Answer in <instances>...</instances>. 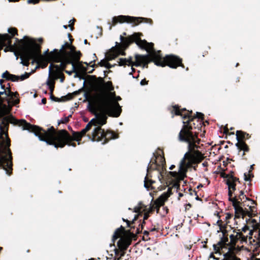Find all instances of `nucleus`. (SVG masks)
Segmentation results:
<instances>
[{
	"label": "nucleus",
	"mask_w": 260,
	"mask_h": 260,
	"mask_svg": "<svg viewBox=\"0 0 260 260\" xmlns=\"http://www.w3.org/2000/svg\"><path fill=\"white\" fill-rule=\"evenodd\" d=\"M22 126L23 129L34 133L42 141L45 140V129L38 125H32L25 119L18 120L12 115L3 117L0 124V168L10 176L13 171V157L10 148L11 140L8 136L9 124Z\"/></svg>",
	"instance_id": "f257e3e1"
},
{
	"label": "nucleus",
	"mask_w": 260,
	"mask_h": 260,
	"mask_svg": "<svg viewBox=\"0 0 260 260\" xmlns=\"http://www.w3.org/2000/svg\"><path fill=\"white\" fill-rule=\"evenodd\" d=\"M171 112L182 116L184 119H188L186 121H183V126L178 134L179 141L188 144V151L185 154L204 159V154L199 150L201 148L199 145L201 140L198 138L203 122L196 117H192V111L187 110L185 108L180 109L178 105L172 107Z\"/></svg>",
	"instance_id": "f03ea898"
},
{
	"label": "nucleus",
	"mask_w": 260,
	"mask_h": 260,
	"mask_svg": "<svg viewBox=\"0 0 260 260\" xmlns=\"http://www.w3.org/2000/svg\"><path fill=\"white\" fill-rule=\"evenodd\" d=\"M82 56L81 52L77 51L75 46L66 42L60 49H54L51 53L52 60L55 63L60 62V64L51 63L49 67L50 73L52 68L61 67V70L71 75L76 71V64L80 61Z\"/></svg>",
	"instance_id": "7ed1b4c3"
},
{
	"label": "nucleus",
	"mask_w": 260,
	"mask_h": 260,
	"mask_svg": "<svg viewBox=\"0 0 260 260\" xmlns=\"http://www.w3.org/2000/svg\"><path fill=\"white\" fill-rule=\"evenodd\" d=\"M94 107L89 106V110L94 113L96 118H93L95 126H101L107 123V116L118 117L122 109L118 102L112 101L107 94L99 95L94 103Z\"/></svg>",
	"instance_id": "20e7f679"
},
{
	"label": "nucleus",
	"mask_w": 260,
	"mask_h": 260,
	"mask_svg": "<svg viewBox=\"0 0 260 260\" xmlns=\"http://www.w3.org/2000/svg\"><path fill=\"white\" fill-rule=\"evenodd\" d=\"M88 132L83 128L80 132H72V135H71L66 129H60L56 131L54 127L52 126L44 132L45 140L48 145H53L56 148H63L66 145L76 147V144L73 142V141L78 142L84 137Z\"/></svg>",
	"instance_id": "39448f33"
},
{
	"label": "nucleus",
	"mask_w": 260,
	"mask_h": 260,
	"mask_svg": "<svg viewBox=\"0 0 260 260\" xmlns=\"http://www.w3.org/2000/svg\"><path fill=\"white\" fill-rule=\"evenodd\" d=\"M141 32H134L133 34L135 43L141 48L146 50L149 54L146 56L151 57V54L155 53L156 60L158 62L154 63L157 66L162 67L166 66L171 68L176 69L178 67L184 68L182 64V60L179 56L171 54L166 55L165 57L162 56L161 51H156L154 48V44L148 43L145 40H141V37L142 36Z\"/></svg>",
	"instance_id": "423d86ee"
},
{
	"label": "nucleus",
	"mask_w": 260,
	"mask_h": 260,
	"mask_svg": "<svg viewBox=\"0 0 260 260\" xmlns=\"http://www.w3.org/2000/svg\"><path fill=\"white\" fill-rule=\"evenodd\" d=\"M19 42L18 45V51L15 52L16 56L20 55L21 60V63L28 67L30 60L32 59V64L38 62L42 58L41 54V46L37 43L33 39L25 36L23 39H17Z\"/></svg>",
	"instance_id": "0eeeda50"
},
{
	"label": "nucleus",
	"mask_w": 260,
	"mask_h": 260,
	"mask_svg": "<svg viewBox=\"0 0 260 260\" xmlns=\"http://www.w3.org/2000/svg\"><path fill=\"white\" fill-rule=\"evenodd\" d=\"M146 210V206L142 202H140L138 206L135 207L133 210L134 212L138 213V214L135 215L132 221L122 218V220L126 222L127 226L130 228L131 230H125V228L122 225L119 228L117 229L112 237V240L113 243H115L118 238L122 236H124L125 235L129 236L132 239V238L135 236V234H139L142 232L146 222L143 220L141 223V220L138 221V219L140 216L142 217L143 212Z\"/></svg>",
	"instance_id": "6e6552de"
},
{
	"label": "nucleus",
	"mask_w": 260,
	"mask_h": 260,
	"mask_svg": "<svg viewBox=\"0 0 260 260\" xmlns=\"http://www.w3.org/2000/svg\"><path fill=\"white\" fill-rule=\"evenodd\" d=\"M203 160V159L184 154L180 162L178 171H170L168 173V176L174 179L173 187L179 189L180 182L186 177L188 169L192 166V164L200 163Z\"/></svg>",
	"instance_id": "1a4fd4ad"
},
{
	"label": "nucleus",
	"mask_w": 260,
	"mask_h": 260,
	"mask_svg": "<svg viewBox=\"0 0 260 260\" xmlns=\"http://www.w3.org/2000/svg\"><path fill=\"white\" fill-rule=\"evenodd\" d=\"M124 22L127 23H133L134 26H136L143 22L152 24L153 21L150 18L136 17L125 15H119L118 16L113 17L112 22H108V24L110 25L109 29L111 30L112 26L116 25L118 23H123Z\"/></svg>",
	"instance_id": "9d476101"
},
{
	"label": "nucleus",
	"mask_w": 260,
	"mask_h": 260,
	"mask_svg": "<svg viewBox=\"0 0 260 260\" xmlns=\"http://www.w3.org/2000/svg\"><path fill=\"white\" fill-rule=\"evenodd\" d=\"M89 139L92 141H102L103 144H106L110 140L115 139L118 138L119 135L114 132L110 130L105 131L101 126H97L94 128L91 135H87Z\"/></svg>",
	"instance_id": "9b49d317"
},
{
	"label": "nucleus",
	"mask_w": 260,
	"mask_h": 260,
	"mask_svg": "<svg viewBox=\"0 0 260 260\" xmlns=\"http://www.w3.org/2000/svg\"><path fill=\"white\" fill-rule=\"evenodd\" d=\"M8 32L9 34H0V41L2 40V45L6 47L5 51H13L14 50L18 51L17 46L19 44V42L17 41V38H15L16 43L13 45L12 44V39L15 35H18L17 29L15 27H11L8 29Z\"/></svg>",
	"instance_id": "f8f14e48"
},
{
	"label": "nucleus",
	"mask_w": 260,
	"mask_h": 260,
	"mask_svg": "<svg viewBox=\"0 0 260 260\" xmlns=\"http://www.w3.org/2000/svg\"><path fill=\"white\" fill-rule=\"evenodd\" d=\"M232 202V205L235 209V218H239L241 217L244 219V217L248 216L251 218L255 216L257 213H255L256 211L254 210L255 207L254 206L251 205L249 206L250 211L248 210L246 208L243 209L242 208V203L240 201H238L237 199H233V201H231Z\"/></svg>",
	"instance_id": "ddd939ff"
},
{
	"label": "nucleus",
	"mask_w": 260,
	"mask_h": 260,
	"mask_svg": "<svg viewBox=\"0 0 260 260\" xmlns=\"http://www.w3.org/2000/svg\"><path fill=\"white\" fill-rule=\"evenodd\" d=\"M156 57L155 53L151 54V57L149 56H143L136 54L135 55V62L133 61V58L131 56L126 58L127 61V66L131 67H139L142 64L143 67L148 68V63L150 62H153L154 63L158 62V61L156 60Z\"/></svg>",
	"instance_id": "4468645a"
},
{
	"label": "nucleus",
	"mask_w": 260,
	"mask_h": 260,
	"mask_svg": "<svg viewBox=\"0 0 260 260\" xmlns=\"http://www.w3.org/2000/svg\"><path fill=\"white\" fill-rule=\"evenodd\" d=\"M251 136L242 131H237L236 132V139L238 142L236 144L239 152L243 151L242 157L243 159L247 160V158L245 157V152L249 151V146L245 143V140L248 139L250 138Z\"/></svg>",
	"instance_id": "2eb2a0df"
},
{
	"label": "nucleus",
	"mask_w": 260,
	"mask_h": 260,
	"mask_svg": "<svg viewBox=\"0 0 260 260\" xmlns=\"http://www.w3.org/2000/svg\"><path fill=\"white\" fill-rule=\"evenodd\" d=\"M120 39L121 41L120 43L116 42V46L115 47L112 48V50L115 51L116 54H118V56L119 55L123 56L126 55L125 50L127 49L129 45L133 43H135V40L133 35L128 36L126 37H123L120 36Z\"/></svg>",
	"instance_id": "dca6fc26"
},
{
	"label": "nucleus",
	"mask_w": 260,
	"mask_h": 260,
	"mask_svg": "<svg viewBox=\"0 0 260 260\" xmlns=\"http://www.w3.org/2000/svg\"><path fill=\"white\" fill-rule=\"evenodd\" d=\"M162 153H164L163 152ZM158 157H160L159 164L157 162L156 159L154 160H152L151 159L148 165L152 166V168L151 170H157L158 171V178L159 180H161L160 177H161V178H163L164 171V170H166V160L164 155L163 156H161L160 154H157V156H155L156 158Z\"/></svg>",
	"instance_id": "f3484780"
},
{
	"label": "nucleus",
	"mask_w": 260,
	"mask_h": 260,
	"mask_svg": "<svg viewBox=\"0 0 260 260\" xmlns=\"http://www.w3.org/2000/svg\"><path fill=\"white\" fill-rule=\"evenodd\" d=\"M229 222V221H226L225 223H224V222L221 219H219L217 221V224L219 226L220 231L222 233V237L221 238L220 241L218 242V245H222L224 247L225 245H230L229 243H228L229 242V231L227 228Z\"/></svg>",
	"instance_id": "a211bd4d"
},
{
	"label": "nucleus",
	"mask_w": 260,
	"mask_h": 260,
	"mask_svg": "<svg viewBox=\"0 0 260 260\" xmlns=\"http://www.w3.org/2000/svg\"><path fill=\"white\" fill-rule=\"evenodd\" d=\"M238 232H236V234H231L230 235V242L229 244L232 247H235L237 242L240 240L242 243L247 242V236H244L243 233L240 232V230H238Z\"/></svg>",
	"instance_id": "6ab92c4d"
},
{
	"label": "nucleus",
	"mask_w": 260,
	"mask_h": 260,
	"mask_svg": "<svg viewBox=\"0 0 260 260\" xmlns=\"http://www.w3.org/2000/svg\"><path fill=\"white\" fill-rule=\"evenodd\" d=\"M238 181H232L226 180L225 183L228 186V196L229 200L230 201H233V199H237V194H235L233 196V194L236 190V182Z\"/></svg>",
	"instance_id": "aec40b11"
},
{
	"label": "nucleus",
	"mask_w": 260,
	"mask_h": 260,
	"mask_svg": "<svg viewBox=\"0 0 260 260\" xmlns=\"http://www.w3.org/2000/svg\"><path fill=\"white\" fill-rule=\"evenodd\" d=\"M249 243L255 246V248L260 247V229L254 232L253 235L249 237Z\"/></svg>",
	"instance_id": "412c9836"
},
{
	"label": "nucleus",
	"mask_w": 260,
	"mask_h": 260,
	"mask_svg": "<svg viewBox=\"0 0 260 260\" xmlns=\"http://www.w3.org/2000/svg\"><path fill=\"white\" fill-rule=\"evenodd\" d=\"M49 74L50 76H54L56 80L59 78L61 82H63L65 79V76L63 73V71L61 70V67H59V68H52V70L50 73L49 72Z\"/></svg>",
	"instance_id": "4be33fe9"
},
{
	"label": "nucleus",
	"mask_w": 260,
	"mask_h": 260,
	"mask_svg": "<svg viewBox=\"0 0 260 260\" xmlns=\"http://www.w3.org/2000/svg\"><path fill=\"white\" fill-rule=\"evenodd\" d=\"M6 95L10 98V99H6L8 101V103H10V100H12V102L14 105H16L18 104L20 102V100L18 98L19 93L16 92H12L11 90H6Z\"/></svg>",
	"instance_id": "5701e85b"
},
{
	"label": "nucleus",
	"mask_w": 260,
	"mask_h": 260,
	"mask_svg": "<svg viewBox=\"0 0 260 260\" xmlns=\"http://www.w3.org/2000/svg\"><path fill=\"white\" fill-rule=\"evenodd\" d=\"M152 168V166H148L147 169V175L145 178L144 180V186L147 189L150 187L153 188L152 185L155 183V181L152 180L150 178L152 177V176L150 175V171H151V169Z\"/></svg>",
	"instance_id": "b1692460"
},
{
	"label": "nucleus",
	"mask_w": 260,
	"mask_h": 260,
	"mask_svg": "<svg viewBox=\"0 0 260 260\" xmlns=\"http://www.w3.org/2000/svg\"><path fill=\"white\" fill-rule=\"evenodd\" d=\"M30 76V73L25 72L24 74L21 76H16L15 75L11 74V77L9 79L10 81L12 82L18 81L19 80L23 81L26 79H27Z\"/></svg>",
	"instance_id": "393cba45"
},
{
	"label": "nucleus",
	"mask_w": 260,
	"mask_h": 260,
	"mask_svg": "<svg viewBox=\"0 0 260 260\" xmlns=\"http://www.w3.org/2000/svg\"><path fill=\"white\" fill-rule=\"evenodd\" d=\"M165 200V197L161 196L154 202V207L153 208L156 209L157 213H158L160 207L164 206Z\"/></svg>",
	"instance_id": "a878e982"
},
{
	"label": "nucleus",
	"mask_w": 260,
	"mask_h": 260,
	"mask_svg": "<svg viewBox=\"0 0 260 260\" xmlns=\"http://www.w3.org/2000/svg\"><path fill=\"white\" fill-rule=\"evenodd\" d=\"M50 99L55 102H64L68 100H70L73 99L72 94H68L67 95L62 96L61 98L55 97L53 94H50Z\"/></svg>",
	"instance_id": "bb28decb"
},
{
	"label": "nucleus",
	"mask_w": 260,
	"mask_h": 260,
	"mask_svg": "<svg viewBox=\"0 0 260 260\" xmlns=\"http://www.w3.org/2000/svg\"><path fill=\"white\" fill-rule=\"evenodd\" d=\"M250 221L252 223V226L253 229L252 230H250L249 235L252 236L253 235L254 232L260 229V223H258L255 219H252L251 220H250V219H248V220H246V222L247 223Z\"/></svg>",
	"instance_id": "cd10ccee"
},
{
	"label": "nucleus",
	"mask_w": 260,
	"mask_h": 260,
	"mask_svg": "<svg viewBox=\"0 0 260 260\" xmlns=\"http://www.w3.org/2000/svg\"><path fill=\"white\" fill-rule=\"evenodd\" d=\"M95 60H93V61H90L89 63H87V62H85L84 63L86 64L87 66H90L91 67H97L98 66H100L101 67H105L106 64L107 62V61L105 59H102L101 60L100 62H99L98 64H96L95 63H93L92 64V63L93 62H95Z\"/></svg>",
	"instance_id": "c85d7f7f"
},
{
	"label": "nucleus",
	"mask_w": 260,
	"mask_h": 260,
	"mask_svg": "<svg viewBox=\"0 0 260 260\" xmlns=\"http://www.w3.org/2000/svg\"><path fill=\"white\" fill-rule=\"evenodd\" d=\"M244 198H245L246 200L250 201L252 202V204H255V202L253 200L250 199L244 194V191L243 190L240 191V193L238 196H237L238 201H239L242 203Z\"/></svg>",
	"instance_id": "c756f323"
},
{
	"label": "nucleus",
	"mask_w": 260,
	"mask_h": 260,
	"mask_svg": "<svg viewBox=\"0 0 260 260\" xmlns=\"http://www.w3.org/2000/svg\"><path fill=\"white\" fill-rule=\"evenodd\" d=\"M53 50L49 52V49H48L45 52H44V55L46 58V59L49 62H55V61H53L52 60V58L51 57V53L53 52Z\"/></svg>",
	"instance_id": "7c9ffc66"
},
{
	"label": "nucleus",
	"mask_w": 260,
	"mask_h": 260,
	"mask_svg": "<svg viewBox=\"0 0 260 260\" xmlns=\"http://www.w3.org/2000/svg\"><path fill=\"white\" fill-rule=\"evenodd\" d=\"M112 52H111L107 57V60L108 61L114 59L115 58L118 57V54H116L115 51L112 50Z\"/></svg>",
	"instance_id": "2f4dec72"
},
{
	"label": "nucleus",
	"mask_w": 260,
	"mask_h": 260,
	"mask_svg": "<svg viewBox=\"0 0 260 260\" xmlns=\"http://www.w3.org/2000/svg\"><path fill=\"white\" fill-rule=\"evenodd\" d=\"M229 175L228 179L226 180H230L231 181H238L240 182L239 179L237 177H236L234 176V172L231 171L229 174H228Z\"/></svg>",
	"instance_id": "473e14b6"
},
{
	"label": "nucleus",
	"mask_w": 260,
	"mask_h": 260,
	"mask_svg": "<svg viewBox=\"0 0 260 260\" xmlns=\"http://www.w3.org/2000/svg\"><path fill=\"white\" fill-rule=\"evenodd\" d=\"M94 121H95L94 119H92L86 125L84 128L87 132H88L91 128L92 125L95 126Z\"/></svg>",
	"instance_id": "72a5a7b5"
},
{
	"label": "nucleus",
	"mask_w": 260,
	"mask_h": 260,
	"mask_svg": "<svg viewBox=\"0 0 260 260\" xmlns=\"http://www.w3.org/2000/svg\"><path fill=\"white\" fill-rule=\"evenodd\" d=\"M251 170L249 171V173L247 174V173H244V180L246 181H250L251 178L254 177V175L252 173H251Z\"/></svg>",
	"instance_id": "f704fd0d"
},
{
	"label": "nucleus",
	"mask_w": 260,
	"mask_h": 260,
	"mask_svg": "<svg viewBox=\"0 0 260 260\" xmlns=\"http://www.w3.org/2000/svg\"><path fill=\"white\" fill-rule=\"evenodd\" d=\"M118 66H125L127 65V61L126 58H120L118 61Z\"/></svg>",
	"instance_id": "c9c22d12"
},
{
	"label": "nucleus",
	"mask_w": 260,
	"mask_h": 260,
	"mask_svg": "<svg viewBox=\"0 0 260 260\" xmlns=\"http://www.w3.org/2000/svg\"><path fill=\"white\" fill-rule=\"evenodd\" d=\"M192 117H196L197 119H199L203 122V120L204 119V115L200 112H197L196 115L192 116Z\"/></svg>",
	"instance_id": "e433bc0d"
},
{
	"label": "nucleus",
	"mask_w": 260,
	"mask_h": 260,
	"mask_svg": "<svg viewBox=\"0 0 260 260\" xmlns=\"http://www.w3.org/2000/svg\"><path fill=\"white\" fill-rule=\"evenodd\" d=\"M55 80H56L54 76H52V78H49L47 81V84L49 87L50 86H55Z\"/></svg>",
	"instance_id": "4c0bfd02"
},
{
	"label": "nucleus",
	"mask_w": 260,
	"mask_h": 260,
	"mask_svg": "<svg viewBox=\"0 0 260 260\" xmlns=\"http://www.w3.org/2000/svg\"><path fill=\"white\" fill-rule=\"evenodd\" d=\"M10 76L11 74L8 71H5L2 75V78L8 81H9V79L11 77Z\"/></svg>",
	"instance_id": "58836bf2"
},
{
	"label": "nucleus",
	"mask_w": 260,
	"mask_h": 260,
	"mask_svg": "<svg viewBox=\"0 0 260 260\" xmlns=\"http://www.w3.org/2000/svg\"><path fill=\"white\" fill-rule=\"evenodd\" d=\"M71 117V115H69L68 117H64V118H62L59 122H58V125L60 123H67L69 121L70 117Z\"/></svg>",
	"instance_id": "ea45409f"
},
{
	"label": "nucleus",
	"mask_w": 260,
	"mask_h": 260,
	"mask_svg": "<svg viewBox=\"0 0 260 260\" xmlns=\"http://www.w3.org/2000/svg\"><path fill=\"white\" fill-rule=\"evenodd\" d=\"M224 246L222 245H218V242L217 244H214L213 247L215 251L216 252L219 251Z\"/></svg>",
	"instance_id": "a19ab883"
},
{
	"label": "nucleus",
	"mask_w": 260,
	"mask_h": 260,
	"mask_svg": "<svg viewBox=\"0 0 260 260\" xmlns=\"http://www.w3.org/2000/svg\"><path fill=\"white\" fill-rule=\"evenodd\" d=\"M240 232L242 233H245L247 231L249 230V227L247 225H245V226L244 227H243L241 229H240Z\"/></svg>",
	"instance_id": "79ce46f5"
},
{
	"label": "nucleus",
	"mask_w": 260,
	"mask_h": 260,
	"mask_svg": "<svg viewBox=\"0 0 260 260\" xmlns=\"http://www.w3.org/2000/svg\"><path fill=\"white\" fill-rule=\"evenodd\" d=\"M6 91L4 90L3 91H0V103L3 104L5 102V99L1 97L2 95L5 94L6 95Z\"/></svg>",
	"instance_id": "37998d69"
},
{
	"label": "nucleus",
	"mask_w": 260,
	"mask_h": 260,
	"mask_svg": "<svg viewBox=\"0 0 260 260\" xmlns=\"http://www.w3.org/2000/svg\"><path fill=\"white\" fill-rule=\"evenodd\" d=\"M154 203H153L152 204H151L150 207L149 208L148 213H152L154 210Z\"/></svg>",
	"instance_id": "c03bdc74"
},
{
	"label": "nucleus",
	"mask_w": 260,
	"mask_h": 260,
	"mask_svg": "<svg viewBox=\"0 0 260 260\" xmlns=\"http://www.w3.org/2000/svg\"><path fill=\"white\" fill-rule=\"evenodd\" d=\"M149 234V232L147 231H145L143 232L144 236H143V239L144 240H147V237H148Z\"/></svg>",
	"instance_id": "a18cd8bd"
},
{
	"label": "nucleus",
	"mask_w": 260,
	"mask_h": 260,
	"mask_svg": "<svg viewBox=\"0 0 260 260\" xmlns=\"http://www.w3.org/2000/svg\"><path fill=\"white\" fill-rule=\"evenodd\" d=\"M223 133L225 134H229V135H234V132H231V133H230L229 131V129L228 128L225 126L224 128V129H223Z\"/></svg>",
	"instance_id": "49530a36"
},
{
	"label": "nucleus",
	"mask_w": 260,
	"mask_h": 260,
	"mask_svg": "<svg viewBox=\"0 0 260 260\" xmlns=\"http://www.w3.org/2000/svg\"><path fill=\"white\" fill-rule=\"evenodd\" d=\"M148 83V81L146 80L145 78L142 79L140 82V84L142 86L147 85Z\"/></svg>",
	"instance_id": "de8ad7c7"
},
{
	"label": "nucleus",
	"mask_w": 260,
	"mask_h": 260,
	"mask_svg": "<svg viewBox=\"0 0 260 260\" xmlns=\"http://www.w3.org/2000/svg\"><path fill=\"white\" fill-rule=\"evenodd\" d=\"M232 216H233V215L232 214L228 213L226 214L225 219L227 221L229 219H231Z\"/></svg>",
	"instance_id": "09e8293b"
},
{
	"label": "nucleus",
	"mask_w": 260,
	"mask_h": 260,
	"mask_svg": "<svg viewBox=\"0 0 260 260\" xmlns=\"http://www.w3.org/2000/svg\"><path fill=\"white\" fill-rule=\"evenodd\" d=\"M72 20H73L72 23L68 25V27H70V29H71V30L72 31L74 29V26H74V22L76 21V19L74 18Z\"/></svg>",
	"instance_id": "8fccbe9b"
},
{
	"label": "nucleus",
	"mask_w": 260,
	"mask_h": 260,
	"mask_svg": "<svg viewBox=\"0 0 260 260\" xmlns=\"http://www.w3.org/2000/svg\"><path fill=\"white\" fill-rule=\"evenodd\" d=\"M115 65H112L110 63H109L108 62H107V63L105 65V68H106L107 69H110L112 68H113V67H114Z\"/></svg>",
	"instance_id": "3c124183"
},
{
	"label": "nucleus",
	"mask_w": 260,
	"mask_h": 260,
	"mask_svg": "<svg viewBox=\"0 0 260 260\" xmlns=\"http://www.w3.org/2000/svg\"><path fill=\"white\" fill-rule=\"evenodd\" d=\"M220 176L223 178H226V179H228L229 175L225 173H221L220 174Z\"/></svg>",
	"instance_id": "603ef678"
},
{
	"label": "nucleus",
	"mask_w": 260,
	"mask_h": 260,
	"mask_svg": "<svg viewBox=\"0 0 260 260\" xmlns=\"http://www.w3.org/2000/svg\"><path fill=\"white\" fill-rule=\"evenodd\" d=\"M54 88H55V86H52L51 85L49 87V90H50V94H52L53 92V91H54Z\"/></svg>",
	"instance_id": "864d4df0"
},
{
	"label": "nucleus",
	"mask_w": 260,
	"mask_h": 260,
	"mask_svg": "<svg viewBox=\"0 0 260 260\" xmlns=\"http://www.w3.org/2000/svg\"><path fill=\"white\" fill-rule=\"evenodd\" d=\"M199 164V163L192 164V166H191L189 168H192L194 170L196 171L198 166L197 165Z\"/></svg>",
	"instance_id": "5fc2aeb1"
},
{
	"label": "nucleus",
	"mask_w": 260,
	"mask_h": 260,
	"mask_svg": "<svg viewBox=\"0 0 260 260\" xmlns=\"http://www.w3.org/2000/svg\"><path fill=\"white\" fill-rule=\"evenodd\" d=\"M229 260H240V259L236 256H233L229 258Z\"/></svg>",
	"instance_id": "6e6d98bb"
},
{
	"label": "nucleus",
	"mask_w": 260,
	"mask_h": 260,
	"mask_svg": "<svg viewBox=\"0 0 260 260\" xmlns=\"http://www.w3.org/2000/svg\"><path fill=\"white\" fill-rule=\"evenodd\" d=\"M148 217H149L148 213H145V214L143 216V220L145 221V220H147Z\"/></svg>",
	"instance_id": "4d7b16f0"
},
{
	"label": "nucleus",
	"mask_w": 260,
	"mask_h": 260,
	"mask_svg": "<svg viewBox=\"0 0 260 260\" xmlns=\"http://www.w3.org/2000/svg\"><path fill=\"white\" fill-rule=\"evenodd\" d=\"M79 90L78 91H74V92L72 93L71 94H72V96H73V98L74 97V96L77 95L79 93ZM69 94H71L70 93Z\"/></svg>",
	"instance_id": "13d9d810"
},
{
	"label": "nucleus",
	"mask_w": 260,
	"mask_h": 260,
	"mask_svg": "<svg viewBox=\"0 0 260 260\" xmlns=\"http://www.w3.org/2000/svg\"><path fill=\"white\" fill-rule=\"evenodd\" d=\"M5 90H11L10 83L8 84V87H6V89H5Z\"/></svg>",
	"instance_id": "bf43d9fd"
},
{
	"label": "nucleus",
	"mask_w": 260,
	"mask_h": 260,
	"mask_svg": "<svg viewBox=\"0 0 260 260\" xmlns=\"http://www.w3.org/2000/svg\"><path fill=\"white\" fill-rule=\"evenodd\" d=\"M110 99L113 101V102H115L114 101H113L112 99H111V98L110 97ZM121 100V98H120V96H117L116 97V100L117 101H116V102H117L118 101H120Z\"/></svg>",
	"instance_id": "052dcab7"
},
{
	"label": "nucleus",
	"mask_w": 260,
	"mask_h": 260,
	"mask_svg": "<svg viewBox=\"0 0 260 260\" xmlns=\"http://www.w3.org/2000/svg\"><path fill=\"white\" fill-rule=\"evenodd\" d=\"M46 102H47V100L46 98H44L42 99V104H45L46 103Z\"/></svg>",
	"instance_id": "680f3d73"
},
{
	"label": "nucleus",
	"mask_w": 260,
	"mask_h": 260,
	"mask_svg": "<svg viewBox=\"0 0 260 260\" xmlns=\"http://www.w3.org/2000/svg\"><path fill=\"white\" fill-rule=\"evenodd\" d=\"M132 72L129 73V75H133V73L135 72L136 70L135 69H134L133 67H132Z\"/></svg>",
	"instance_id": "e2e57ef3"
},
{
	"label": "nucleus",
	"mask_w": 260,
	"mask_h": 260,
	"mask_svg": "<svg viewBox=\"0 0 260 260\" xmlns=\"http://www.w3.org/2000/svg\"><path fill=\"white\" fill-rule=\"evenodd\" d=\"M202 165H203V167H207L208 166V162H206V161H205V162H204L202 164Z\"/></svg>",
	"instance_id": "0e129e2a"
},
{
	"label": "nucleus",
	"mask_w": 260,
	"mask_h": 260,
	"mask_svg": "<svg viewBox=\"0 0 260 260\" xmlns=\"http://www.w3.org/2000/svg\"><path fill=\"white\" fill-rule=\"evenodd\" d=\"M70 39V43H69V42H68L69 44H71V45H72V43H73V41H74V39H72V38L69 39Z\"/></svg>",
	"instance_id": "69168bd1"
},
{
	"label": "nucleus",
	"mask_w": 260,
	"mask_h": 260,
	"mask_svg": "<svg viewBox=\"0 0 260 260\" xmlns=\"http://www.w3.org/2000/svg\"><path fill=\"white\" fill-rule=\"evenodd\" d=\"M175 168V166L174 165H172L170 166V169L172 170H173Z\"/></svg>",
	"instance_id": "338daca9"
},
{
	"label": "nucleus",
	"mask_w": 260,
	"mask_h": 260,
	"mask_svg": "<svg viewBox=\"0 0 260 260\" xmlns=\"http://www.w3.org/2000/svg\"><path fill=\"white\" fill-rule=\"evenodd\" d=\"M4 82V80L0 79V85H3Z\"/></svg>",
	"instance_id": "774afa93"
}]
</instances>
